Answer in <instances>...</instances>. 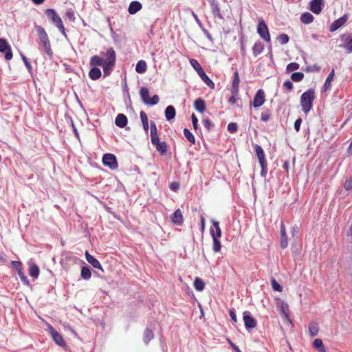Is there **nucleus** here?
I'll return each instance as SVG.
<instances>
[{
  "label": "nucleus",
  "instance_id": "f257e3e1",
  "mask_svg": "<svg viewBox=\"0 0 352 352\" xmlns=\"http://www.w3.org/2000/svg\"><path fill=\"white\" fill-rule=\"evenodd\" d=\"M34 28L38 34L40 45L43 46L45 54L50 58H52L53 52L51 48L50 41L47 32L43 27L37 24H34Z\"/></svg>",
  "mask_w": 352,
  "mask_h": 352
},
{
  "label": "nucleus",
  "instance_id": "f03ea898",
  "mask_svg": "<svg viewBox=\"0 0 352 352\" xmlns=\"http://www.w3.org/2000/svg\"><path fill=\"white\" fill-rule=\"evenodd\" d=\"M105 62L102 65L104 76H108L111 74L116 60V54L113 47L108 48L105 53Z\"/></svg>",
  "mask_w": 352,
  "mask_h": 352
},
{
  "label": "nucleus",
  "instance_id": "7ed1b4c3",
  "mask_svg": "<svg viewBox=\"0 0 352 352\" xmlns=\"http://www.w3.org/2000/svg\"><path fill=\"white\" fill-rule=\"evenodd\" d=\"M315 98V91L312 88L309 89L301 95L300 102L302 111L305 113H307L311 109Z\"/></svg>",
  "mask_w": 352,
  "mask_h": 352
},
{
  "label": "nucleus",
  "instance_id": "20e7f679",
  "mask_svg": "<svg viewBox=\"0 0 352 352\" xmlns=\"http://www.w3.org/2000/svg\"><path fill=\"white\" fill-rule=\"evenodd\" d=\"M45 14L48 18V19L56 25V27L59 30V31L62 33V34L67 38V34L65 32V30L61 18L55 11V10L49 8L45 10Z\"/></svg>",
  "mask_w": 352,
  "mask_h": 352
},
{
  "label": "nucleus",
  "instance_id": "39448f33",
  "mask_svg": "<svg viewBox=\"0 0 352 352\" xmlns=\"http://www.w3.org/2000/svg\"><path fill=\"white\" fill-rule=\"evenodd\" d=\"M190 65L193 67V69L197 72L199 76L201 79L210 88L213 89L214 87V82L210 80V78L206 75L205 72L204 71L201 65L198 63V61L195 59L191 58L190 59Z\"/></svg>",
  "mask_w": 352,
  "mask_h": 352
},
{
  "label": "nucleus",
  "instance_id": "423d86ee",
  "mask_svg": "<svg viewBox=\"0 0 352 352\" xmlns=\"http://www.w3.org/2000/svg\"><path fill=\"white\" fill-rule=\"evenodd\" d=\"M140 95L142 101L145 104L151 106L157 104L160 101L157 95H154L152 98H149V91L146 87H142L140 91Z\"/></svg>",
  "mask_w": 352,
  "mask_h": 352
},
{
  "label": "nucleus",
  "instance_id": "0eeeda50",
  "mask_svg": "<svg viewBox=\"0 0 352 352\" xmlns=\"http://www.w3.org/2000/svg\"><path fill=\"white\" fill-rule=\"evenodd\" d=\"M102 163L104 166L111 170H115L118 167L116 156L111 153L104 154L102 157Z\"/></svg>",
  "mask_w": 352,
  "mask_h": 352
},
{
  "label": "nucleus",
  "instance_id": "6e6552de",
  "mask_svg": "<svg viewBox=\"0 0 352 352\" xmlns=\"http://www.w3.org/2000/svg\"><path fill=\"white\" fill-rule=\"evenodd\" d=\"M257 32L264 41L267 42L270 41V35L267 26L265 21L262 19L259 21L257 26Z\"/></svg>",
  "mask_w": 352,
  "mask_h": 352
},
{
  "label": "nucleus",
  "instance_id": "1a4fd4ad",
  "mask_svg": "<svg viewBox=\"0 0 352 352\" xmlns=\"http://www.w3.org/2000/svg\"><path fill=\"white\" fill-rule=\"evenodd\" d=\"M243 321L245 327L247 329L248 332H250V331L255 328L257 325V322L256 319H254L250 311H244L243 312Z\"/></svg>",
  "mask_w": 352,
  "mask_h": 352
},
{
  "label": "nucleus",
  "instance_id": "9d476101",
  "mask_svg": "<svg viewBox=\"0 0 352 352\" xmlns=\"http://www.w3.org/2000/svg\"><path fill=\"white\" fill-rule=\"evenodd\" d=\"M0 52L4 53L5 58L10 60L12 58V52L10 45L4 38H0Z\"/></svg>",
  "mask_w": 352,
  "mask_h": 352
},
{
  "label": "nucleus",
  "instance_id": "9b49d317",
  "mask_svg": "<svg viewBox=\"0 0 352 352\" xmlns=\"http://www.w3.org/2000/svg\"><path fill=\"white\" fill-rule=\"evenodd\" d=\"M265 101V99L264 91L263 89H258L254 97L252 104L253 107L254 108L260 107L264 104Z\"/></svg>",
  "mask_w": 352,
  "mask_h": 352
},
{
  "label": "nucleus",
  "instance_id": "f8f14e48",
  "mask_svg": "<svg viewBox=\"0 0 352 352\" xmlns=\"http://www.w3.org/2000/svg\"><path fill=\"white\" fill-rule=\"evenodd\" d=\"M153 145L155 146L156 150L162 155H165L168 151V145L165 142H161L160 138L154 141H151Z\"/></svg>",
  "mask_w": 352,
  "mask_h": 352
},
{
  "label": "nucleus",
  "instance_id": "ddd939ff",
  "mask_svg": "<svg viewBox=\"0 0 352 352\" xmlns=\"http://www.w3.org/2000/svg\"><path fill=\"white\" fill-rule=\"evenodd\" d=\"M50 331L53 338V340L55 342L56 344L60 346H63L65 345V342L63 338V336L52 327H50Z\"/></svg>",
  "mask_w": 352,
  "mask_h": 352
},
{
  "label": "nucleus",
  "instance_id": "4468645a",
  "mask_svg": "<svg viewBox=\"0 0 352 352\" xmlns=\"http://www.w3.org/2000/svg\"><path fill=\"white\" fill-rule=\"evenodd\" d=\"M239 75L237 70H236L234 73L233 79L232 82V87L230 89L231 94H236L237 93H239Z\"/></svg>",
  "mask_w": 352,
  "mask_h": 352
},
{
  "label": "nucleus",
  "instance_id": "2eb2a0df",
  "mask_svg": "<svg viewBox=\"0 0 352 352\" xmlns=\"http://www.w3.org/2000/svg\"><path fill=\"white\" fill-rule=\"evenodd\" d=\"M280 245L281 248L285 249L288 245V237L286 233L285 226L283 223L280 224Z\"/></svg>",
  "mask_w": 352,
  "mask_h": 352
},
{
  "label": "nucleus",
  "instance_id": "dca6fc26",
  "mask_svg": "<svg viewBox=\"0 0 352 352\" xmlns=\"http://www.w3.org/2000/svg\"><path fill=\"white\" fill-rule=\"evenodd\" d=\"M208 1L210 3L213 15L220 19H223V16L221 13L219 3L216 0H208Z\"/></svg>",
  "mask_w": 352,
  "mask_h": 352
},
{
  "label": "nucleus",
  "instance_id": "f3484780",
  "mask_svg": "<svg viewBox=\"0 0 352 352\" xmlns=\"http://www.w3.org/2000/svg\"><path fill=\"white\" fill-rule=\"evenodd\" d=\"M346 20H347L346 15L340 17L338 19L336 20L331 24L330 28H329L330 31L334 32V31L337 30L346 22Z\"/></svg>",
  "mask_w": 352,
  "mask_h": 352
},
{
  "label": "nucleus",
  "instance_id": "a211bd4d",
  "mask_svg": "<svg viewBox=\"0 0 352 352\" xmlns=\"http://www.w3.org/2000/svg\"><path fill=\"white\" fill-rule=\"evenodd\" d=\"M341 41L344 43L342 47L345 48L348 52L352 53V35H342Z\"/></svg>",
  "mask_w": 352,
  "mask_h": 352
},
{
  "label": "nucleus",
  "instance_id": "6ab92c4d",
  "mask_svg": "<svg viewBox=\"0 0 352 352\" xmlns=\"http://www.w3.org/2000/svg\"><path fill=\"white\" fill-rule=\"evenodd\" d=\"M322 0H311L310 10L314 14H318L322 10Z\"/></svg>",
  "mask_w": 352,
  "mask_h": 352
},
{
  "label": "nucleus",
  "instance_id": "aec40b11",
  "mask_svg": "<svg viewBox=\"0 0 352 352\" xmlns=\"http://www.w3.org/2000/svg\"><path fill=\"white\" fill-rule=\"evenodd\" d=\"M211 221L213 226V228H211L210 230L211 236L213 237L214 236L216 238H220L221 236V230L219 222L213 219Z\"/></svg>",
  "mask_w": 352,
  "mask_h": 352
},
{
  "label": "nucleus",
  "instance_id": "412c9836",
  "mask_svg": "<svg viewBox=\"0 0 352 352\" xmlns=\"http://www.w3.org/2000/svg\"><path fill=\"white\" fill-rule=\"evenodd\" d=\"M85 256L87 262L90 263L94 268L103 270L100 262L94 256L89 254L87 251L85 252Z\"/></svg>",
  "mask_w": 352,
  "mask_h": 352
},
{
  "label": "nucleus",
  "instance_id": "4be33fe9",
  "mask_svg": "<svg viewBox=\"0 0 352 352\" xmlns=\"http://www.w3.org/2000/svg\"><path fill=\"white\" fill-rule=\"evenodd\" d=\"M254 151L256 153V155L257 156V158L259 161V164H264L267 163L265 159V153L263 151V149L262 147L258 144H255L254 146Z\"/></svg>",
  "mask_w": 352,
  "mask_h": 352
},
{
  "label": "nucleus",
  "instance_id": "5701e85b",
  "mask_svg": "<svg viewBox=\"0 0 352 352\" xmlns=\"http://www.w3.org/2000/svg\"><path fill=\"white\" fill-rule=\"evenodd\" d=\"M105 60L98 55H94L91 57L89 65L91 67H97L98 66H102Z\"/></svg>",
  "mask_w": 352,
  "mask_h": 352
},
{
  "label": "nucleus",
  "instance_id": "b1692460",
  "mask_svg": "<svg viewBox=\"0 0 352 352\" xmlns=\"http://www.w3.org/2000/svg\"><path fill=\"white\" fill-rule=\"evenodd\" d=\"M127 122L128 120L126 116L122 113L118 114L115 120V124L120 128L124 127L127 124Z\"/></svg>",
  "mask_w": 352,
  "mask_h": 352
},
{
  "label": "nucleus",
  "instance_id": "393cba45",
  "mask_svg": "<svg viewBox=\"0 0 352 352\" xmlns=\"http://www.w3.org/2000/svg\"><path fill=\"white\" fill-rule=\"evenodd\" d=\"M172 221L176 225L181 226L183 223V215L180 209H177L173 215Z\"/></svg>",
  "mask_w": 352,
  "mask_h": 352
},
{
  "label": "nucleus",
  "instance_id": "a878e982",
  "mask_svg": "<svg viewBox=\"0 0 352 352\" xmlns=\"http://www.w3.org/2000/svg\"><path fill=\"white\" fill-rule=\"evenodd\" d=\"M142 9V4L138 1H132L128 8V12L131 14H135Z\"/></svg>",
  "mask_w": 352,
  "mask_h": 352
},
{
  "label": "nucleus",
  "instance_id": "bb28decb",
  "mask_svg": "<svg viewBox=\"0 0 352 352\" xmlns=\"http://www.w3.org/2000/svg\"><path fill=\"white\" fill-rule=\"evenodd\" d=\"M194 107L197 111L200 113H203L204 111H205L206 102L204 100H203L201 98L196 99L194 102Z\"/></svg>",
  "mask_w": 352,
  "mask_h": 352
},
{
  "label": "nucleus",
  "instance_id": "cd10ccee",
  "mask_svg": "<svg viewBox=\"0 0 352 352\" xmlns=\"http://www.w3.org/2000/svg\"><path fill=\"white\" fill-rule=\"evenodd\" d=\"M176 115V111L173 106L169 105L165 109V117L168 121L174 119Z\"/></svg>",
  "mask_w": 352,
  "mask_h": 352
},
{
  "label": "nucleus",
  "instance_id": "c85d7f7f",
  "mask_svg": "<svg viewBox=\"0 0 352 352\" xmlns=\"http://www.w3.org/2000/svg\"><path fill=\"white\" fill-rule=\"evenodd\" d=\"M40 270L38 266L35 263H31L29 265V274L34 278H37L39 276Z\"/></svg>",
  "mask_w": 352,
  "mask_h": 352
},
{
  "label": "nucleus",
  "instance_id": "c756f323",
  "mask_svg": "<svg viewBox=\"0 0 352 352\" xmlns=\"http://www.w3.org/2000/svg\"><path fill=\"white\" fill-rule=\"evenodd\" d=\"M102 73L99 68L92 67L89 72V77L93 80H96L101 77Z\"/></svg>",
  "mask_w": 352,
  "mask_h": 352
},
{
  "label": "nucleus",
  "instance_id": "7c9ffc66",
  "mask_svg": "<svg viewBox=\"0 0 352 352\" xmlns=\"http://www.w3.org/2000/svg\"><path fill=\"white\" fill-rule=\"evenodd\" d=\"M150 131H151V142L154 141L159 138L157 134V129L156 124L154 121H151L150 122Z\"/></svg>",
  "mask_w": 352,
  "mask_h": 352
},
{
  "label": "nucleus",
  "instance_id": "2f4dec72",
  "mask_svg": "<svg viewBox=\"0 0 352 352\" xmlns=\"http://www.w3.org/2000/svg\"><path fill=\"white\" fill-rule=\"evenodd\" d=\"M140 119L142 123L143 129L146 133H147L149 129L148 119L147 114L143 111L140 112Z\"/></svg>",
  "mask_w": 352,
  "mask_h": 352
},
{
  "label": "nucleus",
  "instance_id": "473e14b6",
  "mask_svg": "<svg viewBox=\"0 0 352 352\" xmlns=\"http://www.w3.org/2000/svg\"><path fill=\"white\" fill-rule=\"evenodd\" d=\"M334 75H335L334 69H332L325 80V82H324V84L323 86V91H326L330 89V87L331 86V83L334 77Z\"/></svg>",
  "mask_w": 352,
  "mask_h": 352
},
{
  "label": "nucleus",
  "instance_id": "72a5a7b5",
  "mask_svg": "<svg viewBox=\"0 0 352 352\" xmlns=\"http://www.w3.org/2000/svg\"><path fill=\"white\" fill-rule=\"evenodd\" d=\"M146 63L143 60H140L136 64L135 71L138 74H144L146 71Z\"/></svg>",
  "mask_w": 352,
  "mask_h": 352
},
{
  "label": "nucleus",
  "instance_id": "f704fd0d",
  "mask_svg": "<svg viewBox=\"0 0 352 352\" xmlns=\"http://www.w3.org/2000/svg\"><path fill=\"white\" fill-rule=\"evenodd\" d=\"M309 331L311 336L314 337L317 336L319 331L318 324L315 322H311L309 325Z\"/></svg>",
  "mask_w": 352,
  "mask_h": 352
},
{
  "label": "nucleus",
  "instance_id": "c9c22d12",
  "mask_svg": "<svg viewBox=\"0 0 352 352\" xmlns=\"http://www.w3.org/2000/svg\"><path fill=\"white\" fill-rule=\"evenodd\" d=\"M313 15L309 12H305L300 16V21L304 24H309L314 21Z\"/></svg>",
  "mask_w": 352,
  "mask_h": 352
},
{
  "label": "nucleus",
  "instance_id": "e433bc0d",
  "mask_svg": "<svg viewBox=\"0 0 352 352\" xmlns=\"http://www.w3.org/2000/svg\"><path fill=\"white\" fill-rule=\"evenodd\" d=\"M143 337L144 342L146 344H148L149 342L154 338V334L152 330L149 329L148 328H146L144 332Z\"/></svg>",
  "mask_w": 352,
  "mask_h": 352
},
{
  "label": "nucleus",
  "instance_id": "4c0bfd02",
  "mask_svg": "<svg viewBox=\"0 0 352 352\" xmlns=\"http://www.w3.org/2000/svg\"><path fill=\"white\" fill-rule=\"evenodd\" d=\"M264 46L261 42H256L252 47V52L254 56H257L263 52Z\"/></svg>",
  "mask_w": 352,
  "mask_h": 352
},
{
  "label": "nucleus",
  "instance_id": "58836bf2",
  "mask_svg": "<svg viewBox=\"0 0 352 352\" xmlns=\"http://www.w3.org/2000/svg\"><path fill=\"white\" fill-rule=\"evenodd\" d=\"M194 287L197 291L201 292L205 287V283L200 278H195L194 280Z\"/></svg>",
  "mask_w": 352,
  "mask_h": 352
},
{
  "label": "nucleus",
  "instance_id": "ea45409f",
  "mask_svg": "<svg viewBox=\"0 0 352 352\" xmlns=\"http://www.w3.org/2000/svg\"><path fill=\"white\" fill-rule=\"evenodd\" d=\"M313 346L319 352H326L324 346L321 339H316L313 342Z\"/></svg>",
  "mask_w": 352,
  "mask_h": 352
},
{
  "label": "nucleus",
  "instance_id": "a19ab883",
  "mask_svg": "<svg viewBox=\"0 0 352 352\" xmlns=\"http://www.w3.org/2000/svg\"><path fill=\"white\" fill-rule=\"evenodd\" d=\"M81 276L85 280H89L91 276V270L88 266H83L81 269Z\"/></svg>",
  "mask_w": 352,
  "mask_h": 352
},
{
  "label": "nucleus",
  "instance_id": "79ce46f5",
  "mask_svg": "<svg viewBox=\"0 0 352 352\" xmlns=\"http://www.w3.org/2000/svg\"><path fill=\"white\" fill-rule=\"evenodd\" d=\"M184 135L185 138L187 139L188 142H190L191 144H195V138L193 134L190 132V131L188 129H184Z\"/></svg>",
  "mask_w": 352,
  "mask_h": 352
},
{
  "label": "nucleus",
  "instance_id": "37998d69",
  "mask_svg": "<svg viewBox=\"0 0 352 352\" xmlns=\"http://www.w3.org/2000/svg\"><path fill=\"white\" fill-rule=\"evenodd\" d=\"M212 238V241H213L212 250L214 252H219L221 248V243L220 241L219 240V238H216L214 236Z\"/></svg>",
  "mask_w": 352,
  "mask_h": 352
},
{
  "label": "nucleus",
  "instance_id": "c03bdc74",
  "mask_svg": "<svg viewBox=\"0 0 352 352\" xmlns=\"http://www.w3.org/2000/svg\"><path fill=\"white\" fill-rule=\"evenodd\" d=\"M304 78V74L302 72H294L292 74L291 78L294 82H300Z\"/></svg>",
  "mask_w": 352,
  "mask_h": 352
},
{
  "label": "nucleus",
  "instance_id": "a18cd8bd",
  "mask_svg": "<svg viewBox=\"0 0 352 352\" xmlns=\"http://www.w3.org/2000/svg\"><path fill=\"white\" fill-rule=\"evenodd\" d=\"M299 64L297 63H290L287 65L286 72L289 73L291 72L297 70L299 69Z\"/></svg>",
  "mask_w": 352,
  "mask_h": 352
},
{
  "label": "nucleus",
  "instance_id": "49530a36",
  "mask_svg": "<svg viewBox=\"0 0 352 352\" xmlns=\"http://www.w3.org/2000/svg\"><path fill=\"white\" fill-rule=\"evenodd\" d=\"M277 40L280 44L284 45L288 43L289 36L287 34L283 33L278 35V36L277 37Z\"/></svg>",
  "mask_w": 352,
  "mask_h": 352
},
{
  "label": "nucleus",
  "instance_id": "de8ad7c7",
  "mask_svg": "<svg viewBox=\"0 0 352 352\" xmlns=\"http://www.w3.org/2000/svg\"><path fill=\"white\" fill-rule=\"evenodd\" d=\"M202 124L208 131H210V129L214 126V124L209 118L204 119L202 120Z\"/></svg>",
  "mask_w": 352,
  "mask_h": 352
},
{
  "label": "nucleus",
  "instance_id": "09e8293b",
  "mask_svg": "<svg viewBox=\"0 0 352 352\" xmlns=\"http://www.w3.org/2000/svg\"><path fill=\"white\" fill-rule=\"evenodd\" d=\"M11 265L12 268L17 272V273L22 271V263L20 261H12Z\"/></svg>",
  "mask_w": 352,
  "mask_h": 352
},
{
  "label": "nucleus",
  "instance_id": "8fccbe9b",
  "mask_svg": "<svg viewBox=\"0 0 352 352\" xmlns=\"http://www.w3.org/2000/svg\"><path fill=\"white\" fill-rule=\"evenodd\" d=\"M227 129L230 133H236L238 130L237 124L235 122L229 123L228 125Z\"/></svg>",
  "mask_w": 352,
  "mask_h": 352
},
{
  "label": "nucleus",
  "instance_id": "3c124183",
  "mask_svg": "<svg viewBox=\"0 0 352 352\" xmlns=\"http://www.w3.org/2000/svg\"><path fill=\"white\" fill-rule=\"evenodd\" d=\"M270 111L269 110H266L265 111L261 113V120L263 122H267L270 120Z\"/></svg>",
  "mask_w": 352,
  "mask_h": 352
},
{
  "label": "nucleus",
  "instance_id": "603ef678",
  "mask_svg": "<svg viewBox=\"0 0 352 352\" xmlns=\"http://www.w3.org/2000/svg\"><path fill=\"white\" fill-rule=\"evenodd\" d=\"M272 287L274 290L277 292H281L283 288L274 279H272Z\"/></svg>",
  "mask_w": 352,
  "mask_h": 352
},
{
  "label": "nucleus",
  "instance_id": "864d4df0",
  "mask_svg": "<svg viewBox=\"0 0 352 352\" xmlns=\"http://www.w3.org/2000/svg\"><path fill=\"white\" fill-rule=\"evenodd\" d=\"M19 276L21 278V280L23 282V283L25 285H30V281L28 278V277L25 275V274L23 272V271L19 272L18 273Z\"/></svg>",
  "mask_w": 352,
  "mask_h": 352
},
{
  "label": "nucleus",
  "instance_id": "5fc2aeb1",
  "mask_svg": "<svg viewBox=\"0 0 352 352\" xmlns=\"http://www.w3.org/2000/svg\"><path fill=\"white\" fill-rule=\"evenodd\" d=\"M21 58L29 72H32V67L25 56L21 54Z\"/></svg>",
  "mask_w": 352,
  "mask_h": 352
},
{
  "label": "nucleus",
  "instance_id": "6e6d98bb",
  "mask_svg": "<svg viewBox=\"0 0 352 352\" xmlns=\"http://www.w3.org/2000/svg\"><path fill=\"white\" fill-rule=\"evenodd\" d=\"M239 94V93H237L236 95L234 94H232V96L228 99L229 103H230L231 104H234L236 102L237 99L239 98H238Z\"/></svg>",
  "mask_w": 352,
  "mask_h": 352
},
{
  "label": "nucleus",
  "instance_id": "4d7b16f0",
  "mask_svg": "<svg viewBox=\"0 0 352 352\" xmlns=\"http://www.w3.org/2000/svg\"><path fill=\"white\" fill-rule=\"evenodd\" d=\"M344 186L346 190H350L352 189V177L346 180Z\"/></svg>",
  "mask_w": 352,
  "mask_h": 352
},
{
  "label": "nucleus",
  "instance_id": "13d9d810",
  "mask_svg": "<svg viewBox=\"0 0 352 352\" xmlns=\"http://www.w3.org/2000/svg\"><path fill=\"white\" fill-rule=\"evenodd\" d=\"M66 16L72 21L75 20L74 12L72 10H68L66 12Z\"/></svg>",
  "mask_w": 352,
  "mask_h": 352
},
{
  "label": "nucleus",
  "instance_id": "bf43d9fd",
  "mask_svg": "<svg viewBox=\"0 0 352 352\" xmlns=\"http://www.w3.org/2000/svg\"><path fill=\"white\" fill-rule=\"evenodd\" d=\"M191 120H192L193 128H194V129L196 130L198 127V119L194 113H192L191 116Z\"/></svg>",
  "mask_w": 352,
  "mask_h": 352
},
{
  "label": "nucleus",
  "instance_id": "052dcab7",
  "mask_svg": "<svg viewBox=\"0 0 352 352\" xmlns=\"http://www.w3.org/2000/svg\"><path fill=\"white\" fill-rule=\"evenodd\" d=\"M261 175L263 177H265L267 175V163H264L263 164H261Z\"/></svg>",
  "mask_w": 352,
  "mask_h": 352
},
{
  "label": "nucleus",
  "instance_id": "680f3d73",
  "mask_svg": "<svg viewBox=\"0 0 352 352\" xmlns=\"http://www.w3.org/2000/svg\"><path fill=\"white\" fill-rule=\"evenodd\" d=\"M283 87L287 90L291 91L293 89V84L290 80H286L283 83Z\"/></svg>",
  "mask_w": 352,
  "mask_h": 352
},
{
  "label": "nucleus",
  "instance_id": "e2e57ef3",
  "mask_svg": "<svg viewBox=\"0 0 352 352\" xmlns=\"http://www.w3.org/2000/svg\"><path fill=\"white\" fill-rule=\"evenodd\" d=\"M302 123V119L298 118L294 122V129L298 132L300 130V124Z\"/></svg>",
  "mask_w": 352,
  "mask_h": 352
},
{
  "label": "nucleus",
  "instance_id": "0e129e2a",
  "mask_svg": "<svg viewBox=\"0 0 352 352\" xmlns=\"http://www.w3.org/2000/svg\"><path fill=\"white\" fill-rule=\"evenodd\" d=\"M229 314H230V316L231 318V320L234 322H236L237 321V319H236V315L235 314V311L234 309H230L229 311Z\"/></svg>",
  "mask_w": 352,
  "mask_h": 352
},
{
  "label": "nucleus",
  "instance_id": "69168bd1",
  "mask_svg": "<svg viewBox=\"0 0 352 352\" xmlns=\"http://www.w3.org/2000/svg\"><path fill=\"white\" fill-rule=\"evenodd\" d=\"M203 32L204 33V34L206 36V37L210 40V41H212V35L210 34V32L204 27L202 26V28H200Z\"/></svg>",
  "mask_w": 352,
  "mask_h": 352
},
{
  "label": "nucleus",
  "instance_id": "338daca9",
  "mask_svg": "<svg viewBox=\"0 0 352 352\" xmlns=\"http://www.w3.org/2000/svg\"><path fill=\"white\" fill-rule=\"evenodd\" d=\"M179 185L177 182H174L170 183V188L173 191L177 190L179 189Z\"/></svg>",
  "mask_w": 352,
  "mask_h": 352
},
{
  "label": "nucleus",
  "instance_id": "774afa93",
  "mask_svg": "<svg viewBox=\"0 0 352 352\" xmlns=\"http://www.w3.org/2000/svg\"><path fill=\"white\" fill-rule=\"evenodd\" d=\"M192 15L195 19V21H196V23L198 24V25L199 26V28H202L203 26V24L201 22V21L199 20V19L198 18L197 15L194 12H192Z\"/></svg>",
  "mask_w": 352,
  "mask_h": 352
}]
</instances>
